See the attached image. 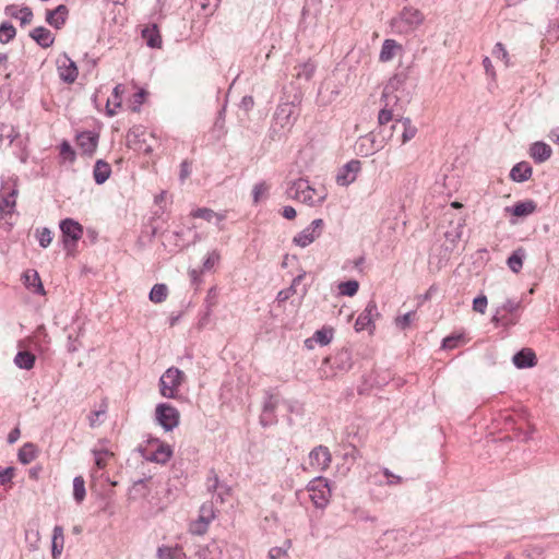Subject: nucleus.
Here are the masks:
<instances>
[{"instance_id":"obj_1","label":"nucleus","mask_w":559,"mask_h":559,"mask_svg":"<svg viewBox=\"0 0 559 559\" xmlns=\"http://www.w3.org/2000/svg\"><path fill=\"white\" fill-rule=\"evenodd\" d=\"M424 22V14L413 7H404L402 11L391 20V28L395 34H409L417 29Z\"/></svg>"},{"instance_id":"obj_2","label":"nucleus","mask_w":559,"mask_h":559,"mask_svg":"<svg viewBox=\"0 0 559 559\" xmlns=\"http://www.w3.org/2000/svg\"><path fill=\"white\" fill-rule=\"evenodd\" d=\"M353 364L350 352H330L322 360L319 372L323 378H332L341 371H347Z\"/></svg>"},{"instance_id":"obj_3","label":"nucleus","mask_w":559,"mask_h":559,"mask_svg":"<svg viewBox=\"0 0 559 559\" xmlns=\"http://www.w3.org/2000/svg\"><path fill=\"white\" fill-rule=\"evenodd\" d=\"M317 193L316 189H313L308 180L304 178H299L292 182V185L287 189V195L292 199L301 201L310 206L320 205L324 202L326 194H321L318 199H314L313 195Z\"/></svg>"},{"instance_id":"obj_4","label":"nucleus","mask_w":559,"mask_h":559,"mask_svg":"<svg viewBox=\"0 0 559 559\" xmlns=\"http://www.w3.org/2000/svg\"><path fill=\"white\" fill-rule=\"evenodd\" d=\"M62 234L63 249L68 255H74L78 241L83 236V226L73 218H64L59 224Z\"/></svg>"},{"instance_id":"obj_5","label":"nucleus","mask_w":559,"mask_h":559,"mask_svg":"<svg viewBox=\"0 0 559 559\" xmlns=\"http://www.w3.org/2000/svg\"><path fill=\"white\" fill-rule=\"evenodd\" d=\"M307 488L310 492V499L316 508L324 509L329 504L331 498V489L326 479L318 477L311 480Z\"/></svg>"},{"instance_id":"obj_6","label":"nucleus","mask_w":559,"mask_h":559,"mask_svg":"<svg viewBox=\"0 0 559 559\" xmlns=\"http://www.w3.org/2000/svg\"><path fill=\"white\" fill-rule=\"evenodd\" d=\"M183 373L177 368H169L159 379L160 394L167 399L176 397L182 382Z\"/></svg>"},{"instance_id":"obj_7","label":"nucleus","mask_w":559,"mask_h":559,"mask_svg":"<svg viewBox=\"0 0 559 559\" xmlns=\"http://www.w3.org/2000/svg\"><path fill=\"white\" fill-rule=\"evenodd\" d=\"M323 228L324 222L322 218L313 219L309 226L293 238V242L300 248H306L321 236Z\"/></svg>"},{"instance_id":"obj_8","label":"nucleus","mask_w":559,"mask_h":559,"mask_svg":"<svg viewBox=\"0 0 559 559\" xmlns=\"http://www.w3.org/2000/svg\"><path fill=\"white\" fill-rule=\"evenodd\" d=\"M156 419L166 431H171L179 425V412L176 407L162 403L156 407Z\"/></svg>"},{"instance_id":"obj_9","label":"nucleus","mask_w":559,"mask_h":559,"mask_svg":"<svg viewBox=\"0 0 559 559\" xmlns=\"http://www.w3.org/2000/svg\"><path fill=\"white\" fill-rule=\"evenodd\" d=\"M297 119L296 108L290 103H284L277 106L274 114L275 126L281 129H289L294 126Z\"/></svg>"},{"instance_id":"obj_10","label":"nucleus","mask_w":559,"mask_h":559,"mask_svg":"<svg viewBox=\"0 0 559 559\" xmlns=\"http://www.w3.org/2000/svg\"><path fill=\"white\" fill-rule=\"evenodd\" d=\"M361 170V162L359 159H352L342 166L336 175V182L338 186L347 187L353 183Z\"/></svg>"},{"instance_id":"obj_11","label":"nucleus","mask_w":559,"mask_h":559,"mask_svg":"<svg viewBox=\"0 0 559 559\" xmlns=\"http://www.w3.org/2000/svg\"><path fill=\"white\" fill-rule=\"evenodd\" d=\"M521 302L514 299H508L501 308H499L492 318V321L503 325L515 323V313L520 309Z\"/></svg>"},{"instance_id":"obj_12","label":"nucleus","mask_w":559,"mask_h":559,"mask_svg":"<svg viewBox=\"0 0 559 559\" xmlns=\"http://www.w3.org/2000/svg\"><path fill=\"white\" fill-rule=\"evenodd\" d=\"M332 461V455L328 447L318 445L309 453V464L318 471H325Z\"/></svg>"},{"instance_id":"obj_13","label":"nucleus","mask_w":559,"mask_h":559,"mask_svg":"<svg viewBox=\"0 0 559 559\" xmlns=\"http://www.w3.org/2000/svg\"><path fill=\"white\" fill-rule=\"evenodd\" d=\"M215 519L214 506L212 502H205L200 508V514L192 527L194 534H204L209 524Z\"/></svg>"},{"instance_id":"obj_14","label":"nucleus","mask_w":559,"mask_h":559,"mask_svg":"<svg viewBox=\"0 0 559 559\" xmlns=\"http://www.w3.org/2000/svg\"><path fill=\"white\" fill-rule=\"evenodd\" d=\"M57 64L59 76L63 82L71 84L76 80L79 74L78 67L67 55L62 59H58Z\"/></svg>"},{"instance_id":"obj_15","label":"nucleus","mask_w":559,"mask_h":559,"mask_svg":"<svg viewBox=\"0 0 559 559\" xmlns=\"http://www.w3.org/2000/svg\"><path fill=\"white\" fill-rule=\"evenodd\" d=\"M98 139V133L92 131H83L76 135V144L81 148L82 154L92 156L97 148Z\"/></svg>"},{"instance_id":"obj_16","label":"nucleus","mask_w":559,"mask_h":559,"mask_svg":"<svg viewBox=\"0 0 559 559\" xmlns=\"http://www.w3.org/2000/svg\"><path fill=\"white\" fill-rule=\"evenodd\" d=\"M378 307L374 300H370L365 310L358 316L355 322L356 331L367 330L371 326L374 317H378Z\"/></svg>"},{"instance_id":"obj_17","label":"nucleus","mask_w":559,"mask_h":559,"mask_svg":"<svg viewBox=\"0 0 559 559\" xmlns=\"http://www.w3.org/2000/svg\"><path fill=\"white\" fill-rule=\"evenodd\" d=\"M392 132H401L402 143H406L415 138L417 133V128L412 124V120L409 118H402L395 120V122L390 128ZM391 136L393 133L390 134Z\"/></svg>"},{"instance_id":"obj_18","label":"nucleus","mask_w":559,"mask_h":559,"mask_svg":"<svg viewBox=\"0 0 559 559\" xmlns=\"http://www.w3.org/2000/svg\"><path fill=\"white\" fill-rule=\"evenodd\" d=\"M68 14L69 10L67 5L59 4L55 10L46 11V22L50 26L60 29L64 25Z\"/></svg>"},{"instance_id":"obj_19","label":"nucleus","mask_w":559,"mask_h":559,"mask_svg":"<svg viewBox=\"0 0 559 559\" xmlns=\"http://www.w3.org/2000/svg\"><path fill=\"white\" fill-rule=\"evenodd\" d=\"M29 37L41 48H49L55 41L53 34L44 26H37L32 29Z\"/></svg>"},{"instance_id":"obj_20","label":"nucleus","mask_w":559,"mask_h":559,"mask_svg":"<svg viewBox=\"0 0 559 559\" xmlns=\"http://www.w3.org/2000/svg\"><path fill=\"white\" fill-rule=\"evenodd\" d=\"M551 153V147L545 142H535L530 146V156L536 164H542L548 160Z\"/></svg>"},{"instance_id":"obj_21","label":"nucleus","mask_w":559,"mask_h":559,"mask_svg":"<svg viewBox=\"0 0 559 559\" xmlns=\"http://www.w3.org/2000/svg\"><path fill=\"white\" fill-rule=\"evenodd\" d=\"M333 338V329L322 328L314 332L313 336L305 341L307 349H312V342L318 343L321 347L328 346Z\"/></svg>"},{"instance_id":"obj_22","label":"nucleus","mask_w":559,"mask_h":559,"mask_svg":"<svg viewBox=\"0 0 559 559\" xmlns=\"http://www.w3.org/2000/svg\"><path fill=\"white\" fill-rule=\"evenodd\" d=\"M537 209V204L533 200H525L521 202H516L511 207H507L506 210L510 212L513 216L516 217H525L533 214Z\"/></svg>"},{"instance_id":"obj_23","label":"nucleus","mask_w":559,"mask_h":559,"mask_svg":"<svg viewBox=\"0 0 559 559\" xmlns=\"http://www.w3.org/2000/svg\"><path fill=\"white\" fill-rule=\"evenodd\" d=\"M532 166L527 162H520L512 167L510 178L515 182H524L532 177Z\"/></svg>"},{"instance_id":"obj_24","label":"nucleus","mask_w":559,"mask_h":559,"mask_svg":"<svg viewBox=\"0 0 559 559\" xmlns=\"http://www.w3.org/2000/svg\"><path fill=\"white\" fill-rule=\"evenodd\" d=\"M64 547L63 527L56 525L52 531L51 538V556L52 559H59Z\"/></svg>"},{"instance_id":"obj_25","label":"nucleus","mask_w":559,"mask_h":559,"mask_svg":"<svg viewBox=\"0 0 559 559\" xmlns=\"http://www.w3.org/2000/svg\"><path fill=\"white\" fill-rule=\"evenodd\" d=\"M23 280H24V285L28 289H33L34 293L39 294V295L45 294V289H44L41 280H40L37 271L27 270L26 272L23 273Z\"/></svg>"},{"instance_id":"obj_26","label":"nucleus","mask_w":559,"mask_h":559,"mask_svg":"<svg viewBox=\"0 0 559 559\" xmlns=\"http://www.w3.org/2000/svg\"><path fill=\"white\" fill-rule=\"evenodd\" d=\"M17 195V190L15 188L7 189L2 188V193L0 195V211L2 213H11L12 209L15 206V199Z\"/></svg>"},{"instance_id":"obj_27","label":"nucleus","mask_w":559,"mask_h":559,"mask_svg":"<svg viewBox=\"0 0 559 559\" xmlns=\"http://www.w3.org/2000/svg\"><path fill=\"white\" fill-rule=\"evenodd\" d=\"M111 175L110 165L104 159L96 160L93 169L94 180L97 185L105 183Z\"/></svg>"},{"instance_id":"obj_28","label":"nucleus","mask_w":559,"mask_h":559,"mask_svg":"<svg viewBox=\"0 0 559 559\" xmlns=\"http://www.w3.org/2000/svg\"><path fill=\"white\" fill-rule=\"evenodd\" d=\"M142 37L148 47L160 48L162 36L156 24H152L151 26L145 27L142 31Z\"/></svg>"},{"instance_id":"obj_29","label":"nucleus","mask_w":559,"mask_h":559,"mask_svg":"<svg viewBox=\"0 0 559 559\" xmlns=\"http://www.w3.org/2000/svg\"><path fill=\"white\" fill-rule=\"evenodd\" d=\"M512 361L519 369H523L535 366L537 358L535 352H516Z\"/></svg>"},{"instance_id":"obj_30","label":"nucleus","mask_w":559,"mask_h":559,"mask_svg":"<svg viewBox=\"0 0 559 559\" xmlns=\"http://www.w3.org/2000/svg\"><path fill=\"white\" fill-rule=\"evenodd\" d=\"M158 559H185L186 554L179 545L176 546H160L157 549Z\"/></svg>"},{"instance_id":"obj_31","label":"nucleus","mask_w":559,"mask_h":559,"mask_svg":"<svg viewBox=\"0 0 559 559\" xmlns=\"http://www.w3.org/2000/svg\"><path fill=\"white\" fill-rule=\"evenodd\" d=\"M401 49H402V46L400 44H397L394 39H385L381 47V51H380V56H379L380 61H382V62L391 61L394 58L396 51L401 50Z\"/></svg>"},{"instance_id":"obj_32","label":"nucleus","mask_w":559,"mask_h":559,"mask_svg":"<svg viewBox=\"0 0 559 559\" xmlns=\"http://www.w3.org/2000/svg\"><path fill=\"white\" fill-rule=\"evenodd\" d=\"M467 341L468 338L464 333H452L442 340L440 349H454L464 346Z\"/></svg>"},{"instance_id":"obj_33","label":"nucleus","mask_w":559,"mask_h":559,"mask_svg":"<svg viewBox=\"0 0 559 559\" xmlns=\"http://www.w3.org/2000/svg\"><path fill=\"white\" fill-rule=\"evenodd\" d=\"M525 249L522 247L515 249L507 260L509 269L514 273H519L523 267Z\"/></svg>"},{"instance_id":"obj_34","label":"nucleus","mask_w":559,"mask_h":559,"mask_svg":"<svg viewBox=\"0 0 559 559\" xmlns=\"http://www.w3.org/2000/svg\"><path fill=\"white\" fill-rule=\"evenodd\" d=\"M35 359L33 352H17L14 362L19 368L28 370L33 368Z\"/></svg>"},{"instance_id":"obj_35","label":"nucleus","mask_w":559,"mask_h":559,"mask_svg":"<svg viewBox=\"0 0 559 559\" xmlns=\"http://www.w3.org/2000/svg\"><path fill=\"white\" fill-rule=\"evenodd\" d=\"M37 451L33 443H25L17 453L19 461L26 465L36 459Z\"/></svg>"},{"instance_id":"obj_36","label":"nucleus","mask_w":559,"mask_h":559,"mask_svg":"<svg viewBox=\"0 0 559 559\" xmlns=\"http://www.w3.org/2000/svg\"><path fill=\"white\" fill-rule=\"evenodd\" d=\"M168 296V287L166 284H155L148 295V298L154 304H160L166 300Z\"/></svg>"},{"instance_id":"obj_37","label":"nucleus","mask_w":559,"mask_h":559,"mask_svg":"<svg viewBox=\"0 0 559 559\" xmlns=\"http://www.w3.org/2000/svg\"><path fill=\"white\" fill-rule=\"evenodd\" d=\"M92 453L95 459V465L97 468L103 469L107 466L108 461L114 456V453L107 449H93Z\"/></svg>"},{"instance_id":"obj_38","label":"nucleus","mask_w":559,"mask_h":559,"mask_svg":"<svg viewBox=\"0 0 559 559\" xmlns=\"http://www.w3.org/2000/svg\"><path fill=\"white\" fill-rule=\"evenodd\" d=\"M16 35V28L11 22L4 21L0 24V43L8 44Z\"/></svg>"},{"instance_id":"obj_39","label":"nucleus","mask_w":559,"mask_h":559,"mask_svg":"<svg viewBox=\"0 0 559 559\" xmlns=\"http://www.w3.org/2000/svg\"><path fill=\"white\" fill-rule=\"evenodd\" d=\"M305 273L297 275L294 280L292 285L287 289H283L277 294V300L280 302L286 301L292 295L297 293V286L300 284V282L304 280Z\"/></svg>"},{"instance_id":"obj_40","label":"nucleus","mask_w":559,"mask_h":559,"mask_svg":"<svg viewBox=\"0 0 559 559\" xmlns=\"http://www.w3.org/2000/svg\"><path fill=\"white\" fill-rule=\"evenodd\" d=\"M191 215L193 217L202 218L207 222H211L214 217H216L218 222H222L225 218V215L215 213L213 210L207 209V207L197 209L195 211H193L191 213Z\"/></svg>"},{"instance_id":"obj_41","label":"nucleus","mask_w":559,"mask_h":559,"mask_svg":"<svg viewBox=\"0 0 559 559\" xmlns=\"http://www.w3.org/2000/svg\"><path fill=\"white\" fill-rule=\"evenodd\" d=\"M85 481L82 476H76L73 479V498L78 503H81L85 498Z\"/></svg>"},{"instance_id":"obj_42","label":"nucleus","mask_w":559,"mask_h":559,"mask_svg":"<svg viewBox=\"0 0 559 559\" xmlns=\"http://www.w3.org/2000/svg\"><path fill=\"white\" fill-rule=\"evenodd\" d=\"M358 289H359V283L355 280L341 282L338 284L340 294L343 296L353 297L357 294Z\"/></svg>"},{"instance_id":"obj_43","label":"nucleus","mask_w":559,"mask_h":559,"mask_svg":"<svg viewBox=\"0 0 559 559\" xmlns=\"http://www.w3.org/2000/svg\"><path fill=\"white\" fill-rule=\"evenodd\" d=\"M295 70H296V76L298 79H304L306 81H309L316 71V66H314V63L308 61L302 64H299L298 67L295 68Z\"/></svg>"},{"instance_id":"obj_44","label":"nucleus","mask_w":559,"mask_h":559,"mask_svg":"<svg viewBox=\"0 0 559 559\" xmlns=\"http://www.w3.org/2000/svg\"><path fill=\"white\" fill-rule=\"evenodd\" d=\"M270 186L265 181L258 182L252 189L253 203L258 204L269 195Z\"/></svg>"},{"instance_id":"obj_45","label":"nucleus","mask_w":559,"mask_h":559,"mask_svg":"<svg viewBox=\"0 0 559 559\" xmlns=\"http://www.w3.org/2000/svg\"><path fill=\"white\" fill-rule=\"evenodd\" d=\"M171 454L173 451L168 445H160L153 452L151 460L164 464L169 461Z\"/></svg>"},{"instance_id":"obj_46","label":"nucleus","mask_w":559,"mask_h":559,"mask_svg":"<svg viewBox=\"0 0 559 559\" xmlns=\"http://www.w3.org/2000/svg\"><path fill=\"white\" fill-rule=\"evenodd\" d=\"M60 157L64 160V162H69V163H74L75 162V158H76V153L75 151L72 148V146L70 145V143L68 141H62L61 144H60Z\"/></svg>"},{"instance_id":"obj_47","label":"nucleus","mask_w":559,"mask_h":559,"mask_svg":"<svg viewBox=\"0 0 559 559\" xmlns=\"http://www.w3.org/2000/svg\"><path fill=\"white\" fill-rule=\"evenodd\" d=\"M292 543L290 540H285L283 547H273L269 551V558L270 559H287L288 554L287 550L290 548Z\"/></svg>"},{"instance_id":"obj_48","label":"nucleus","mask_w":559,"mask_h":559,"mask_svg":"<svg viewBox=\"0 0 559 559\" xmlns=\"http://www.w3.org/2000/svg\"><path fill=\"white\" fill-rule=\"evenodd\" d=\"M36 237L38 239L39 246L43 248H47L52 241V231L44 227L41 229H37Z\"/></svg>"},{"instance_id":"obj_49","label":"nucleus","mask_w":559,"mask_h":559,"mask_svg":"<svg viewBox=\"0 0 559 559\" xmlns=\"http://www.w3.org/2000/svg\"><path fill=\"white\" fill-rule=\"evenodd\" d=\"M416 319V311H409L403 316H400L395 319V325L400 330H406L409 328L411 323Z\"/></svg>"},{"instance_id":"obj_50","label":"nucleus","mask_w":559,"mask_h":559,"mask_svg":"<svg viewBox=\"0 0 559 559\" xmlns=\"http://www.w3.org/2000/svg\"><path fill=\"white\" fill-rule=\"evenodd\" d=\"M107 412V404L105 402L102 403L99 409L94 411L88 416V421L91 427L99 426L102 420L100 417L104 416Z\"/></svg>"},{"instance_id":"obj_51","label":"nucleus","mask_w":559,"mask_h":559,"mask_svg":"<svg viewBox=\"0 0 559 559\" xmlns=\"http://www.w3.org/2000/svg\"><path fill=\"white\" fill-rule=\"evenodd\" d=\"M492 56L497 59L503 60L504 64L509 66V55L507 49L501 43H497L492 49Z\"/></svg>"},{"instance_id":"obj_52","label":"nucleus","mask_w":559,"mask_h":559,"mask_svg":"<svg viewBox=\"0 0 559 559\" xmlns=\"http://www.w3.org/2000/svg\"><path fill=\"white\" fill-rule=\"evenodd\" d=\"M287 412L295 416H302L305 413L304 404L298 401L286 402Z\"/></svg>"},{"instance_id":"obj_53","label":"nucleus","mask_w":559,"mask_h":559,"mask_svg":"<svg viewBox=\"0 0 559 559\" xmlns=\"http://www.w3.org/2000/svg\"><path fill=\"white\" fill-rule=\"evenodd\" d=\"M219 258L221 255L217 250L210 252L203 262V270L210 271L219 261Z\"/></svg>"},{"instance_id":"obj_54","label":"nucleus","mask_w":559,"mask_h":559,"mask_svg":"<svg viewBox=\"0 0 559 559\" xmlns=\"http://www.w3.org/2000/svg\"><path fill=\"white\" fill-rule=\"evenodd\" d=\"M20 22H21V25L22 26H25V25H28L32 23L33 21V17H34V13H33V10L29 8V7H22L20 9Z\"/></svg>"},{"instance_id":"obj_55","label":"nucleus","mask_w":559,"mask_h":559,"mask_svg":"<svg viewBox=\"0 0 559 559\" xmlns=\"http://www.w3.org/2000/svg\"><path fill=\"white\" fill-rule=\"evenodd\" d=\"M462 229H463V226L461 224H459L455 228H453L452 230H448L445 231L444 236H445V239L448 241H450L452 243V246H454L456 243V241L461 238L462 236Z\"/></svg>"},{"instance_id":"obj_56","label":"nucleus","mask_w":559,"mask_h":559,"mask_svg":"<svg viewBox=\"0 0 559 559\" xmlns=\"http://www.w3.org/2000/svg\"><path fill=\"white\" fill-rule=\"evenodd\" d=\"M487 304V297L485 295H479L473 300V310L479 313H485Z\"/></svg>"},{"instance_id":"obj_57","label":"nucleus","mask_w":559,"mask_h":559,"mask_svg":"<svg viewBox=\"0 0 559 559\" xmlns=\"http://www.w3.org/2000/svg\"><path fill=\"white\" fill-rule=\"evenodd\" d=\"M392 120H393L392 110L383 108L379 111L378 122H379L380 127H384L386 123L391 122Z\"/></svg>"},{"instance_id":"obj_58","label":"nucleus","mask_w":559,"mask_h":559,"mask_svg":"<svg viewBox=\"0 0 559 559\" xmlns=\"http://www.w3.org/2000/svg\"><path fill=\"white\" fill-rule=\"evenodd\" d=\"M190 175H191V163L189 160L185 159L180 164L179 179L181 181H185Z\"/></svg>"},{"instance_id":"obj_59","label":"nucleus","mask_w":559,"mask_h":559,"mask_svg":"<svg viewBox=\"0 0 559 559\" xmlns=\"http://www.w3.org/2000/svg\"><path fill=\"white\" fill-rule=\"evenodd\" d=\"M13 475H14L13 467H7V468L0 471V484L5 485L7 483H10Z\"/></svg>"},{"instance_id":"obj_60","label":"nucleus","mask_w":559,"mask_h":559,"mask_svg":"<svg viewBox=\"0 0 559 559\" xmlns=\"http://www.w3.org/2000/svg\"><path fill=\"white\" fill-rule=\"evenodd\" d=\"M147 95V92L144 90H140L133 95V110H139V107L143 104L145 96Z\"/></svg>"},{"instance_id":"obj_61","label":"nucleus","mask_w":559,"mask_h":559,"mask_svg":"<svg viewBox=\"0 0 559 559\" xmlns=\"http://www.w3.org/2000/svg\"><path fill=\"white\" fill-rule=\"evenodd\" d=\"M20 9L17 5L15 4H8L5 8H4V14L7 16H10V17H13V19H20Z\"/></svg>"},{"instance_id":"obj_62","label":"nucleus","mask_w":559,"mask_h":559,"mask_svg":"<svg viewBox=\"0 0 559 559\" xmlns=\"http://www.w3.org/2000/svg\"><path fill=\"white\" fill-rule=\"evenodd\" d=\"M275 407H276V401L273 399L272 395H270L263 404V413L272 414L274 412Z\"/></svg>"},{"instance_id":"obj_63","label":"nucleus","mask_w":559,"mask_h":559,"mask_svg":"<svg viewBox=\"0 0 559 559\" xmlns=\"http://www.w3.org/2000/svg\"><path fill=\"white\" fill-rule=\"evenodd\" d=\"M282 215L286 219H294L296 217L297 213H296V210L293 206L287 205V206L283 207Z\"/></svg>"},{"instance_id":"obj_64","label":"nucleus","mask_w":559,"mask_h":559,"mask_svg":"<svg viewBox=\"0 0 559 559\" xmlns=\"http://www.w3.org/2000/svg\"><path fill=\"white\" fill-rule=\"evenodd\" d=\"M212 476L209 477V484H207V489L210 491H213L217 488L218 486V476L212 471L211 472Z\"/></svg>"}]
</instances>
